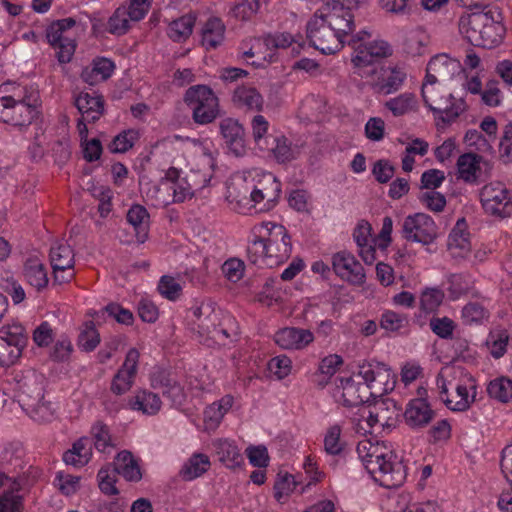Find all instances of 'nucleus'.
I'll list each match as a JSON object with an SVG mask.
<instances>
[{"label": "nucleus", "mask_w": 512, "mask_h": 512, "mask_svg": "<svg viewBox=\"0 0 512 512\" xmlns=\"http://www.w3.org/2000/svg\"><path fill=\"white\" fill-rule=\"evenodd\" d=\"M196 22V16L192 13L185 14L168 24L167 36L174 42H185L192 34Z\"/></svg>", "instance_id": "37"}, {"label": "nucleus", "mask_w": 512, "mask_h": 512, "mask_svg": "<svg viewBox=\"0 0 512 512\" xmlns=\"http://www.w3.org/2000/svg\"><path fill=\"white\" fill-rule=\"evenodd\" d=\"M407 78L406 71L401 67H389L383 70L378 82L379 91L388 95L397 92Z\"/></svg>", "instance_id": "39"}, {"label": "nucleus", "mask_w": 512, "mask_h": 512, "mask_svg": "<svg viewBox=\"0 0 512 512\" xmlns=\"http://www.w3.org/2000/svg\"><path fill=\"white\" fill-rule=\"evenodd\" d=\"M154 388H162L163 395L170 398L173 403L181 404L184 398L183 387L176 381L166 377L164 373H160L158 377L152 379Z\"/></svg>", "instance_id": "43"}, {"label": "nucleus", "mask_w": 512, "mask_h": 512, "mask_svg": "<svg viewBox=\"0 0 512 512\" xmlns=\"http://www.w3.org/2000/svg\"><path fill=\"white\" fill-rule=\"evenodd\" d=\"M225 25L220 18H209L202 28V45L206 49H216L224 41Z\"/></svg>", "instance_id": "38"}, {"label": "nucleus", "mask_w": 512, "mask_h": 512, "mask_svg": "<svg viewBox=\"0 0 512 512\" xmlns=\"http://www.w3.org/2000/svg\"><path fill=\"white\" fill-rule=\"evenodd\" d=\"M35 397L24 400V408L30 417L38 422H48L54 417V409L50 402L44 401L43 387L36 384L34 387Z\"/></svg>", "instance_id": "26"}, {"label": "nucleus", "mask_w": 512, "mask_h": 512, "mask_svg": "<svg viewBox=\"0 0 512 512\" xmlns=\"http://www.w3.org/2000/svg\"><path fill=\"white\" fill-rule=\"evenodd\" d=\"M140 353L136 348H130L125 360L111 383V391L116 395H122L132 387L138 369Z\"/></svg>", "instance_id": "17"}, {"label": "nucleus", "mask_w": 512, "mask_h": 512, "mask_svg": "<svg viewBox=\"0 0 512 512\" xmlns=\"http://www.w3.org/2000/svg\"><path fill=\"white\" fill-rule=\"evenodd\" d=\"M512 192L502 182H490L482 187L480 201L485 212L492 216H511Z\"/></svg>", "instance_id": "13"}, {"label": "nucleus", "mask_w": 512, "mask_h": 512, "mask_svg": "<svg viewBox=\"0 0 512 512\" xmlns=\"http://www.w3.org/2000/svg\"><path fill=\"white\" fill-rule=\"evenodd\" d=\"M371 34L367 30H360L352 35L347 44L353 48L351 61L356 67L372 66L377 59L391 54L390 45L383 40L367 42Z\"/></svg>", "instance_id": "10"}, {"label": "nucleus", "mask_w": 512, "mask_h": 512, "mask_svg": "<svg viewBox=\"0 0 512 512\" xmlns=\"http://www.w3.org/2000/svg\"><path fill=\"white\" fill-rule=\"evenodd\" d=\"M359 457L374 481L386 488L401 486L407 476L403 457L394 450H357Z\"/></svg>", "instance_id": "2"}, {"label": "nucleus", "mask_w": 512, "mask_h": 512, "mask_svg": "<svg viewBox=\"0 0 512 512\" xmlns=\"http://www.w3.org/2000/svg\"><path fill=\"white\" fill-rule=\"evenodd\" d=\"M401 410V407L392 398L377 400L369 410L368 423L371 427L377 424L386 428L395 427Z\"/></svg>", "instance_id": "19"}, {"label": "nucleus", "mask_w": 512, "mask_h": 512, "mask_svg": "<svg viewBox=\"0 0 512 512\" xmlns=\"http://www.w3.org/2000/svg\"><path fill=\"white\" fill-rule=\"evenodd\" d=\"M75 106L87 122H94L100 118L104 110V101L101 96H91L89 93H80L75 99Z\"/></svg>", "instance_id": "34"}, {"label": "nucleus", "mask_w": 512, "mask_h": 512, "mask_svg": "<svg viewBox=\"0 0 512 512\" xmlns=\"http://www.w3.org/2000/svg\"><path fill=\"white\" fill-rule=\"evenodd\" d=\"M444 299V293L439 288H426L420 297V308L426 312L431 313L437 310Z\"/></svg>", "instance_id": "50"}, {"label": "nucleus", "mask_w": 512, "mask_h": 512, "mask_svg": "<svg viewBox=\"0 0 512 512\" xmlns=\"http://www.w3.org/2000/svg\"><path fill=\"white\" fill-rule=\"evenodd\" d=\"M247 258L258 267L273 268L287 261L292 253L291 236L282 224L261 222L252 229Z\"/></svg>", "instance_id": "1"}, {"label": "nucleus", "mask_w": 512, "mask_h": 512, "mask_svg": "<svg viewBox=\"0 0 512 512\" xmlns=\"http://www.w3.org/2000/svg\"><path fill=\"white\" fill-rule=\"evenodd\" d=\"M419 200L422 205L433 212H441L446 206L444 195L437 191H426L420 195Z\"/></svg>", "instance_id": "63"}, {"label": "nucleus", "mask_w": 512, "mask_h": 512, "mask_svg": "<svg viewBox=\"0 0 512 512\" xmlns=\"http://www.w3.org/2000/svg\"><path fill=\"white\" fill-rule=\"evenodd\" d=\"M331 264L336 275L343 280L358 286L365 283L364 268L352 253L343 250L333 254Z\"/></svg>", "instance_id": "16"}, {"label": "nucleus", "mask_w": 512, "mask_h": 512, "mask_svg": "<svg viewBox=\"0 0 512 512\" xmlns=\"http://www.w3.org/2000/svg\"><path fill=\"white\" fill-rule=\"evenodd\" d=\"M421 95L425 106L433 112L435 119L444 124L452 123L466 110L462 98H455L440 85L422 86Z\"/></svg>", "instance_id": "5"}, {"label": "nucleus", "mask_w": 512, "mask_h": 512, "mask_svg": "<svg viewBox=\"0 0 512 512\" xmlns=\"http://www.w3.org/2000/svg\"><path fill=\"white\" fill-rule=\"evenodd\" d=\"M22 274L26 282L41 291L48 285V276L43 262L36 256L29 257L23 264Z\"/></svg>", "instance_id": "33"}, {"label": "nucleus", "mask_w": 512, "mask_h": 512, "mask_svg": "<svg viewBox=\"0 0 512 512\" xmlns=\"http://www.w3.org/2000/svg\"><path fill=\"white\" fill-rule=\"evenodd\" d=\"M274 340L283 349L301 350L314 341V334L309 329L286 327L276 332Z\"/></svg>", "instance_id": "22"}, {"label": "nucleus", "mask_w": 512, "mask_h": 512, "mask_svg": "<svg viewBox=\"0 0 512 512\" xmlns=\"http://www.w3.org/2000/svg\"><path fill=\"white\" fill-rule=\"evenodd\" d=\"M456 398H459V401H454V398L447 397L444 400V403L452 411L463 412L470 407L472 402H474L475 395L470 399L468 388L465 385H458L456 387Z\"/></svg>", "instance_id": "56"}, {"label": "nucleus", "mask_w": 512, "mask_h": 512, "mask_svg": "<svg viewBox=\"0 0 512 512\" xmlns=\"http://www.w3.org/2000/svg\"><path fill=\"white\" fill-rule=\"evenodd\" d=\"M39 103H15L0 106V121L13 126H27L37 116Z\"/></svg>", "instance_id": "21"}, {"label": "nucleus", "mask_w": 512, "mask_h": 512, "mask_svg": "<svg viewBox=\"0 0 512 512\" xmlns=\"http://www.w3.org/2000/svg\"><path fill=\"white\" fill-rule=\"evenodd\" d=\"M357 4L350 2H325L315 12L325 20L328 28L333 30L341 40L352 36L355 30L354 8Z\"/></svg>", "instance_id": "9"}, {"label": "nucleus", "mask_w": 512, "mask_h": 512, "mask_svg": "<svg viewBox=\"0 0 512 512\" xmlns=\"http://www.w3.org/2000/svg\"><path fill=\"white\" fill-rule=\"evenodd\" d=\"M488 309L480 303L469 302L462 309V319L465 324H481L489 318Z\"/></svg>", "instance_id": "48"}, {"label": "nucleus", "mask_w": 512, "mask_h": 512, "mask_svg": "<svg viewBox=\"0 0 512 512\" xmlns=\"http://www.w3.org/2000/svg\"><path fill=\"white\" fill-rule=\"evenodd\" d=\"M100 343V335L93 324L87 325L78 336V347L81 351L91 352Z\"/></svg>", "instance_id": "58"}, {"label": "nucleus", "mask_w": 512, "mask_h": 512, "mask_svg": "<svg viewBox=\"0 0 512 512\" xmlns=\"http://www.w3.org/2000/svg\"><path fill=\"white\" fill-rule=\"evenodd\" d=\"M232 405L233 398L229 395L208 405L203 412L204 430L207 432L216 430L224 415L231 409Z\"/></svg>", "instance_id": "32"}, {"label": "nucleus", "mask_w": 512, "mask_h": 512, "mask_svg": "<svg viewBox=\"0 0 512 512\" xmlns=\"http://www.w3.org/2000/svg\"><path fill=\"white\" fill-rule=\"evenodd\" d=\"M19 484L11 489H5L0 496V512H22V497L17 493Z\"/></svg>", "instance_id": "49"}, {"label": "nucleus", "mask_w": 512, "mask_h": 512, "mask_svg": "<svg viewBox=\"0 0 512 512\" xmlns=\"http://www.w3.org/2000/svg\"><path fill=\"white\" fill-rule=\"evenodd\" d=\"M299 482L295 476L285 473H278L274 483V497L278 502L287 499L297 488Z\"/></svg>", "instance_id": "46"}, {"label": "nucleus", "mask_w": 512, "mask_h": 512, "mask_svg": "<svg viewBox=\"0 0 512 512\" xmlns=\"http://www.w3.org/2000/svg\"><path fill=\"white\" fill-rule=\"evenodd\" d=\"M128 406L133 411L141 412L147 416H153L160 411L162 401L158 394L143 389L136 391L128 400Z\"/></svg>", "instance_id": "31"}, {"label": "nucleus", "mask_w": 512, "mask_h": 512, "mask_svg": "<svg viewBox=\"0 0 512 512\" xmlns=\"http://www.w3.org/2000/svg\"><path fill=\"white\" fill-rule=\"evenodd\" d=\"M114 469L130 482H139L143 477L140 459L136 458L130 450H121L116 455Z\"/></svg>", "instance_id": "27"}, {"label": "nucleus", "mask_w": 512, "mask_h": 512, "mask_svg": "<svg viewBox=\"0 0 512 512\" xmlns=\"http://www.w3.org/2000/svg\"><path fill=\"white\" fill-rule=\"evenodd\" d=\"M455 62L451 60L446 54H439L430 59L427 67L439 75L440 78H446L451 74L450 66L452 69L455 67Z\"/></svg>", "instance_id": "60"}, {"label": "nucleus", "mask_w": 512, "mask_h": 512, "mask_svg": "<svg viewBox=\"0 0 512 512\" xmlns=\"http://www.w3.org/2000/svg\"><path fill=\"white\" fill-rule=\"evenodd\" d=\"M458 29L471 45L487 49L498 46L505 35L504 25L484 12H464L458 20Z\"/></svg>", "instance_id": "3"}, {"label": "nucleus", "mask_w": 512, "mask_h": 512, "mask_svg": "<svg viewBox=\"0 0 512 512\" xmlns=\"http://www.w3.org/2000/svg\"><path fill=\"white\" fill-rule=\"evenodd\" d=\"M259 7L260 3L258 0H243L231 8L230 15L236 20L248 21L254 17Z\"/></svg>", "instance_id": "52"}, {"label": "nucleus", "mask_w": 512, "mask_h": 512, "mask_svg": "<svg viewBox=\"0 0 512 512\" xmlns=\"http://www.w3.org/2000/svg\"><path fill=\"white\" fill-rule=\"evenodd\" d=\"M210 467L208 456L202 453H195L180 470L183 480L192 481L204 474Z\"/></svg>", "instance_id": "41"}, {"label": "nucleus", "mask_w": 512, "mask_h": 512, "mask_svg": "<svg viewBox=\"0 0 512 512\" xmlns=\"http://www.w3.org/2000/svg\"><path fill=\"white\" fill-rule=\"evenodd\" d=\"M241 187L243 194L239 195V202L247 201L253 203L254 207L261 205V211L273 209L281 194V182L270 172L259 175L257 181H244Z\"/></svg>", "instance_id": "6"}, {"label": "nucleus", "mask_w": 512, "mask_h": 512, "mask_svg": "<svg viewBox=\"0 0 512 512\" xmlns=\"http://www.w3.org/2000/svg\"><path fill=\"white\" fill-rule=\"evenodd\" d=\"M384 107L394 117H402L417 111L418 99L414 93L404 92L388 99Z\"/></svg>", "instance_id": "36"}, {"label": "nucleus", "mask_w": 512, "mask_h": 512, "mask_svg": "<svg viewBox=\"0 0 512 512\" xmlns=\"http://www.w3.org/2000/svg\"><path fill=\"white\" fill-rule=\"evenodd\" d=\"M292 368V361L286 355H278L271 358L268 362V370L279 380L287 377Z\"/></svg>", "instance_id": "61"}, {"label": "nucleus", "mask_w": 512, "mask_h": 512, "mask_svg": "<svg viewBox=\"0 0 512 512\" xmlns=\"http://www.w3.org/2000/svg\"><path fill=\"white\" fill-rule=\"evenodd\" d=\"M400 234L408 242L429 246L438 238V226L430 215L418 212L404 218Z\"/></svg>", "instance_id": "11"}, {"label": "nucleus", "mask_w": 512, "mask_h": 512, "mask_svg": "<svg viewBox=\"0 0 512 512\" xmlns=\"http://www.w3.org/2000/svg\"><path fill=\"white\" fill-rule=\"evenodd\" d=\"M260 151L267 153L279 164L291 162L299 155L297 147H293L291 141L283 134L272 136L267 142V147Z\"/></svg>", "instance_id": "25"}, {"label": "nucleus", "mask_w": 512, "mask_h": 512, "mask_svg": "<svg viewBox=\"0 0 512 512\" xmlns=\"http://www.w3.org/2000/svg\"><path fill=\"white\" fill-rule=\"evenodd\" d=\"M503 98L500 83L496 80L488 81L481 93L482 102L489 107H498L502 104Z\"/></svg>", "instance_id": "57"}, {"label": "nucleus", "mask_w": 512, "mask_h": 512, "mask_svg": "<svg viewBox=\"0 0 512 512\" xmlns=\"http://www.w3.org/2000/svg\"><path fill=\"white\" fill-rule=\"evenodd\" d=\"M482 156L475 153L462 154L457 160L459 178L465 182H474L480 172Z\"/></svg>", "instance_id": "40"}, {"label": "nucleus", "mask_w": 512, "mask_h": 512, "mask_svg": "<svg viewBox=\"0 0 512 512\" xmlns=\"http://www.w3.org/2000/svg\"><path fill=\"white\" fill-rule=\"evenodd\" d=\"M232 102L238 109L249 111H261L264 99L261 93L252 86H238L232 95Z\"/></svg>", "instance_id": "28"}, {"label": "nucleus", "mask_w": 512, "mask_h": 512, "mask_svg": "<svg viewBox=\"0 0 512 512\" xmlns=\"http://www.w3.org/2000/svg\"><path fill=\"white\" fill-rule=\"evenodd\" d=\"M46 37L48 42L57 48V58L60 63L71 61L75 52L76 44L71 35L65 33L56 22H53L47 29Z\"/></svg>", "instance_id": "23"}, {"label": "nucleus", "mask_w": 512, "mask_h": 512, "mask_svg": "<svg viewBox=\"0 0 512 512\" xmlns=\"http://www.w3.org/2000/svg\"><path fill=\"white\" fill-rule=\"evenodd\" d=\"M50 263L54 273V280L67 283L74 277V252L65 242H56L50 248Z\"/></svg>", "instance_id": "15"}, {"label": "nucleus", "mask_w": 512, "mask_h": 512, "mask_svg": "<svg viewBox=\"0 0 512 512\" xmlns=\"http://www.w3.org/2000/svg\"><path fill=\"white\" fill-rule=\"evenodd\" d=\"M24 327L20 324L0 329V366L9 367L17 362L27 343Z\"/></svg>", "instance_id": "14"}, {"label": "nucleus", "mask_w": 512, "mask_h": 512, "mask_svg": "<svg viewBox=\"0 0 512 512\" xmlns=\"http://www.w3.org/2000/svg\"><path fill=\"white\" fill-rule=\"evenodd\" d=\"M190 311L198 320V327L202 332L221 345L233 342L239 335L235 317L217 308L212 302H201Z\"/></svg>", "instance_id": "4"}, {"label": "nucleus", "mask_w": 512, "mask_h": 512, "mask_svg": "<svg viewBox=\"0 0 512 512\" xmlns=\"http://www.w3.org/2000/svg\"><path fill=\"white\" fill-rule=\"evenodd\" d=\"M158 290L163 297L176 300L180 296L181 286L173 277L165 275L159 281Z\"/></svg>", "instance_id": "64"}, {"label": "nucleus", "mask_w": 512, "mask_h": 512, "mask_svg": "<svg viewBox=\"0 0 512 512\" xmlns=\"http://www.w3.org/2000/svg\"><path fill=\"white\" fill-rule=\"evenodd\" d=\"M153 191L156 194H162L163 191L167 193V196L157 195L155 197L154 207H164L171 203L184 202L187 199H191L194 195V191L186 179L175 183L160 182L158 185H153Z\"/></svg>", "instance_id": "18"}, {"label": "nucleus", "mask_w": 512, "mask_h": 512, "mask_svg": "<svg viewBox=\"0 0 512 512\" xmlns=\"http://www.w3.org/2000/svg\"><path fill=\"white\" fill-rule=\"evenodd\" d=\"M404 416L407 424L411 427H421L431 421L433 411L425 400L418 398L409 402Z\"/></svg>", "instance_id": "35"}, {"label": "nucleus", "mask_w": 512, "mask_h": 512, "mask_svg": "<svg viewBox=\"0 0 512 512\" xmlns=\"http://www.w3.org/2000/svg\"><path fill=\"white\" fill-rule=\"evenodd\" d=\"M487 393L490 398L500 403L512 401V380L506 376H500L488 383Z\"/></svg>", "instance_id": "42"}, {"label": "nucleus", "mask_w": 512, "mask_h": 512, "mask_svg": "<svg viewBox=\"0 0 512 512\" xmlns=\"http://www.w3.org/2000/svg\"><path fill=\"white\" fill-rule=\"evenodd\" d=\"M220 133L230 149L236 156H241L245 152L244 128L234 118H224L219 123Z\"/></svg>", "instance_id": "24"}, {"label": "nucleus", "mask_w": 512, "mask_h": 512, "mask_svg": "<svg viewBox=\"0 0 512 512\" xmlns=\"http://www.w3.org/2000/svg\"><path fill=\"white\" fill-rule=\"evenodd\" d=\"M131 21L132 20L126 11V7L118 8L109 18V32L116 35H123L130 28Z\"/></svg>", "instance_id": "51"}, {"label": "nucleus", "mask_w": 512, "mask_h": 512, "mask_svg": "<svg viewBox=\"0 0 512 512\" xmlns=\"http://www.w3.org/2000/svg\"><path fill=\"white\" fill-rule=\"evenodd\" d=\"M184 101L192 111L195 123L205 125L219 115V100L213 90L206 85H195L187 89Z\"/></svg>", "instance_id": "8"}, {"label": "nucleus", "mask_w": 512, "mask_h": 512, "mask_svg": "<svg viewBox=\"0 0 512 512\" xmlns=\"http://www.w3.org/2000/svg\"><path fill=\"white\" fill-rule=\"evenodd\" d=\"M116 474L117 471L110 466L102 467L98 474V485L100 490L107 495H116L118 493V489L116 488Z\"/></svg>", "instance_id": "53"}, {"label": "nucleus", "mask_w": 512, "mask_h": 512, "mask_svg": "<svg viewBox=\"0 0 512 512\" xmlns=\"http://www.w3.org/2000/svg\"><path fill=\"white\" fill-rule=\"evenodd\" d=\"M252 137L256 147L261 150L267 147V142L274 136L268 134L269 122L263 115H255L251 120Z\"/></svg>", "instance_id": "47"}, {"label": "nucleus", "mask_w": 512, "mask_h": 512, "mask_svg": "<svg viewBox=\"0 0 512 512\" xmlns=\"http://www.w3.org/2000/svg\"><path fill=\"white\" fill-rule=\"evenodd\" d=\"M354 376L362 380L369 396L373 398L388 394L396 385V375L382 362H363L358 365Z\"/></svg>", "instance_id": "7"}, {"label": "nucleus", "mask_w": 512, "mask_h": 512, "mask_svg": "<svg viewBox=\"0 0 512 512\" xmlns=\"http://www.w3.org/2000/svg\"><path fill=\"white\" fill-rule=\"evenodd\" d=\"M306 35L310 44L321 53L330 55L340 51L346 40H341L333 30L328 28V24L314 12L306 25Z\"/></svg>", "instance_id": "12"}, {"label": "nucleus", "mask_w": 512, "mask_h": 512, "mask_svg": "<svg viewBox=\"0 0 512 512\" xmlns=\"http://www.w3.org/2000/svg\"><path fill=\"white\" fill-rule=\"evenodd\" d=\"M509 334L504 329L493 330L486 339V346L493 358L499 359L506 353Z\"/></svg>", "instance_id": "45"}, {"label": "nucleus", "mask_w": 512, "mask_h": 512, "mask_svg": "<svg viewBox=\"0 0 512 512\" xmlns=\"http://www.w3.org/2000/svg\"><path fill=\"white\" fill-rule=\"evenodd\" d=\"M39 91L34 86L6 82L0 85V106L15 103H39Z\"/></svg>", "instance_id": "20"}, {"label": "nucleus", "mask_w": 512, "mask_h": 512, "mask_svg": "<svg viewBox=\"0 0 512 512\" xmlns=\"http://www.w3.org/2000/svg\"><path fill=\"white\" fill-rule=\"evenodd\" d=\"M448 284L450 297L455 300L473 290L474 279L470 274L456 273L448 277Z\"/></svg>", "instance_id": "44"}, {"label": "nucleus", "mask_w": 512, "mask_h": 512, "mask_svg": "<svg viewBox=\"0 0 512 512\" xmlns=\"http://www.w3.org/2000/svg\"><path fill=\"white\" fill-rule=\"evenodd\" d=\"M138 139V132L135 130H127L123 131L117 136L114 137L112 142L109 145V149L113 153H125L132 146L134 142Z\"/></svg>", "instance_id": "55"}, {"label": "nucleus", "mask_w": 512, "mask_h": 512, "mask_svg": "<svg viewBox=\"0 0 512 512\" xmlns=\"http://www.w3.org/2000/svg\"><path fill=\"white\" fill-rule=\"evenodd\" d=\"M447 248L453 257H465L471 249L465 219H459L449 233Z\"/></svg>", "instance_id": "29"}, {"label": "nucleus", "mask_w": 512, "mask_h": 512, "mask_svg": "<svg viewBox=\"0 0 512 512\" xmlns=\"http://www.w3.org/2000/svg\"><path fill=\"white\" fill-rule=\"evenodd\" d=\"M356 379L358 378L353 375L341 381V397L343 404L347 407L359 406L367 402L370 398L367 387L364 386L363 382L357 381Z\"/></svg>", "instance_id": "30"}, {"label": "nucleus", "mask_w": 512, "mask_h": 512, "mask_svg": "<svg viewBox=\"0 0 512 512\" xmlns=\"http://www.w3.org/2000/svg\"><path fill=\"white\" fill-rule=\"evenodd\" d=\"M499 160L503 164L512 163V122L507 123L502 130L498 145Z\"/></svg>", "instance_id": "54"}, {"label": "nucleus", "mask_w": 512, "mask_h": 512, "mask_svg": "<svg viewBox=\"0 0 512 512\" xmlns=\"http://www.w3.org/2000/svg\"><path fill=\"white\" fill-rule=\"evenodd\" d=\"M430 329L434 334L442 339H451L455 329V323L448 317H433L429 323Z\"/></svg>", "instance_id": "59"}, {"label": "nucleus", "mask_w": 512, "mask_h": 512, "mask_svg": "<svg viewBox=\"0 0 512 512\" xmlns=\"http://www.w3.org/2000/svg\"><path fill=\"white\" fill-rule=\"evenodd\" d=\"M149 214L146 208L136 204L131 206L127 212V221L137 230L145 232Z\"/></svg>", "instance_id": "62"}]
</instances>
